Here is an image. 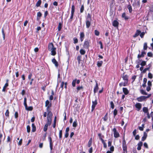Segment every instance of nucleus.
I'll return each instance as SVG.
<instances>
[{"label":"nucleus","instance_id":"a211bd4d","mask_svg":"<svg viewBox=\"0 0 153 153\" xmlns=\"http://www.w3.org/2000/svg\"><path fill=\"white\" fill-rule=\"evenodd\" d=\"M84 46L85 48H88L89 46V42L88 41H85L84 43Z\"/></svg>","mask_w":153,"mask_h":153},{"label":"nucleus","instance_id":"f704fd0d","mask_svg":"<svg viewBox=\"0 0 153 153\" xmlns=\"http://www.w3.org/2000/svg\"><path fill=\"white\" fill-rule=\"evenodd\" d=\"M98 135L100 139V140L102 141V140H104L102 139V138L103 137V136L102 135V134L100 133H99L98 134Z\"/></svg>","mask_w":153,"mask_h":153},{"label":"nucleus","instance_id":"79ce46f5","mask_svg":"<svg viewBox=\"0 0 153 153\" xmlns=\"http://www.w3.org/2000/svg\"><path fill=\"white\" fill-rule=\"evenodd\" d=\"M76 79L74 80L72 82V85L73 87L75 86Z\"/></svg>","mask_w":153,"mask_h":153},{"label":"nucleus","instance_id":"f257e3e1","mask_svg":"<svg viewBox=\"0 0 153 153\" xmlns=\"http://www.w3.org/2000/svg\"><path fill=\"white\" fill-rule=\"evenodd\" d=\"M49 50L51 52V54L53 56L56 54V48L54 47L52 43L49 44L48 45Z\"/></svg>","mask_w":153,"mask_h":153},{"label":"nucleus","instance_id":"6e6d98bb","mask_svg":"<svg viewBox=\"0 0 153 153\" xmlns=\"http://www.w3.org/2000/svg\"><path fill=\"white\" fill-rule=\"evenodd\" d=\"M140 65L142 66H143L146 65V62L144 61H143L141 63Z\"/></svg>","mask_w":153,"mask_h":153},{"label":"nucleus","instance_id":"680f3d73","mask_svg":"<svg viewBox=\"0 0 153 153\" xmlns=\"http://www.w3.org/2000/svg\"><path fill=\"white\" fill-rule=\"evenodd\" d=\"M147 55L148 56L152 57V54L151 52H148L147 53Z\"/></svg>","mask_w":153,"mask_h":153},{"label":"nucleus","instance_id":"f8f14e48","mask_svg":"<svg viewBox=\"0 0 153 153\" xmlns=\"http://www.w3.org/2000/svg\"><path fill=\"white\" fill-rule=\"evenodd\" d=\"M67 84V82H65V83L63 82H61V84L60 85V87L62 88V90L63 89V86L64 85H65V89H66Z\"/></svg>","mask_w":153,"mask_h":153},{"label":"nucleus","instance_id":"58836bf2","mask_svg":"<svg viewBox=\"0 0 153 153\" xmlns=\"http://www.w3.org/2000/svg\"><path fill=\"white\" fill-rule=\"evenodd\" d=\"M62 130H60L59 131V137L60 139H61L62 137Z\"/></svg>","mask_w":153,"mask_h":153},{"label":"nucleus","instance_id":"dca6fc26","mask_svg":"<svg viewBox=\"0 0 153 153\" xmlns=\"http://www.w3.org/2000/svg\"><path fill=\"white\" fill-rule=\"evenodd\" d=\"M91 21H90V20H86V27L87 28H88L91 25Z\"/></svg>","mask_w":153,"mask_h":153},{"label":"nucleus","instance_id":"bf43d9fd","mask_svg":"<svg viewBox=\"0 0 153 153\" xmlns=\"http://www.w3.org/2000/svg\"><path fill=\"white\" fill-rule=\"evenodd\" d=\"M123 145H126V141L124 139V137H123Z\"/></svg>","mask_w":153,"mask_h":153},{"label":"nucleus","instance_id":"a878e982","mask_svg":"<svg viewBox=\"0 0 153 153\" xmlns=\"http://www.w3.org/2000/svg\"><path fill=\"white\" fill-rule=\"evenodd\" d=\"M143 111L145 113H148V108L147 107H144L143 108Z\"/></svg>","mask_w":153,"mask_h":153},{"label":"nucleus","instance_id":"e433bc0d","mask_svg":"<svg viewBox=\"0 0 153 153\" xmlns=\"http://www.w3.org/2000/svg\"><path fill=\"white\" fill-rule=\"evenodd\" d=\"M122 16L123 18H124V19L126 20L127 19H128V18L126 16V14L124 13H123L122 14Z\"/></svg>","mask_w":153,"mask_h":153},{"label":"nucleus","instance_id":"774afa93","mask_svg":"<svg viewBox=\"0 0 153 153\" xmlns=\"http://www.w3.org/2000/svg\"><path fill=\"white\" fill-rule=\"evenodd\" d=\"M92 151H93V148H92V147H91L89 149V152L90 153H92Z\"/></svg>","mask_w":153,"mask_h":153},{"label":"nucleus","instance_id":"de8ad7c7","mask_svg":"<svg viewBox=\"0 0 153 153\" xmlns=\"http://www.w3.org/2000/svg\"><path fill=\"white\" fill-rule=\"evenodd\" d=\"M73 40L74 41V43L76 44L78 42V40L76 38H74L73 39Z\"/></svg>","mask_w":153,"mask_h":153},{"label":"nucleus","instance_id":"ddd939ff","mask_svg":"<svg viewBox=\"0 0 153 153\" xmlns=\"http://www.w3.org/2000/svg\"><path fill=\"white\" fill-rule=\"evenodd\" d=\"M140 33L141 31L140 30H137L136 31V32L135 33L133 36V37L134 38L137 37L140 34Z\"/></svg>","mask_w":153,"mask_h":153},{"label":"nucleus","instance_id":"4be33fe9","mask_svg":"<svg viewBox=\"0 0 153 153\" xmlns=\"http://www.w3.org/2000/svg\"><path fill=\"white\" fill-rule=\"evenodd\" d=\"M118 22L116 20L114 21L112 23V25L114 27H116L118 26Z\"/></svg>","mask_w":153,"mask_h":153},{"label":"nucleus","instance_id":"0e129e2a","mask_svg":"<svg viewBox=\"0 0 153 153\" xmlns=\"http://www.w3.org/2000/svg\"><path fill=\"white\" fill-rule=\"evenodd\" d=\"M148 77L150 79L152 78V74H151L150 73H149L148 74Z\"/></svg>","mask_w":153,"mask_h":153},{"label":"nucleus","instance_id":"2f4dec72","mask_svg":"<svg viewBox=\"0 0 153 153\" xmlns=\"http://www.w3.org/2000/svg\"><path fill=\"white\" fill-rule=\"evenodd\" d=\"M80 52L81 54L84 55L85 53V51L83 49H81L80 51Z\"/></svg>","mask_w":153,"mask_h":153},{"label":"nucleus","instance_id":"7ed1b4c3","mask_svg":"<svg viewBox=\"0 0 153 153\" xmlns=\"http://www.w3.org/2000/svg\"><path fill=\"white\" fill-rule=\"evenodd\" d=\"M151 96V94H149L147 96H142L137 98V100L138 102H142L145 100L146 99L149 97Z\"/></svg>","mask_w":153,"mask_h":153},{"label":"nucleus","instance_id":"b1692460","mask_svg":"<svg viewBox=\"0 0 153 153\" xmlns=\"http://www.w3.org/2000/svg\"><path fill=\"white\" fill-rule=\"evenodd\" d=\"M128 76L127 75H125L123 76V79L125 81H127V82H128Z\"/></svg>","mask_w":153,"mask_h":153},{"label":"nucleus","instance_id":"aec40b11","mask_svg":"<svg viewBox=\"0 0 153 153\" xmlns=\"http://www.w3.org/2000/svg\"><path fill=\"white\" fill-rule=\"evenodd\" d=\"M42 14L40 12H38L37 13V19L38 20H39L40 18V17L42 16Z\"/></svg>","mask_w":153,"mask_h":153},{"label":"nucleus","instance_id":"a19ab883","mask_svg":"<svg viewBox=\"0 0 153 153\" xmlns=\"http://www.w3.org/2000/svg\"><path fill=\"white\" fill-rule=\"evenodd\" d=\"M48 125H47V124H45L44 126V131H46L48 129Z\"/></svg>","mask_w":153,"mask_h":153},{"label":"nucleus","instance_id":"5fc2aeb1","mask_svg":"<svg viewBox=\"0 0 153 153\" xmlns=\"http://www.w3.org/2000/svg\"><path fill=\"white\" fill-rule=\"evenodd\" d=\"M144 34H145V33L144 32H143L141 33H140V37L141 38H142L143 37Z\"/></svg>","mask_w":153,"mask_h":153},{"label":"nucleus","instance_id":"39448f33","mask_svg":"<svg viewBox=\"0 0 153 153\" xmlns=\"http://www.w3.org/2000/svg\"><path fill=\"white\" fill-rule=\"evenodd\" d=\"M113 131L114 132V137L115 138H117L119 137V134L117 131L116 129L115 128L113 129Z\"/></svg>","mask_w":153,"mask_h":153},{"label":"nucleus","instance_id":"473e14b6","mask_svg":"<svg viewBox=\"0 0 153 153\" xmlns=\"http://www.w3.org/2000/svg\"><path fill=\"white\" fill-rule=\"evenodd\" d=\"M128 9L129 12L130 13H131L132 11L131 6L130 5H128Z\"/></svg>","mask_w":153,"mask_h":153},{"label":"nucleus","instance_id":"7c9ffc66","mask_svg":"<svg viewBox=\"0 0 153 153\" xmlns=\"http://www.w3.org/2000/svg\"><path fill=\"white\" fill-rule=\"evenodd\" d=\"M41 3V0H39L37 2V3L36 4V6L37 7H39Z\"/></svg>","mask_w":153,"mask_h":153},{"label":"nucleus","instance_id":"1a4fd4ad","mask_svg":"<svg viewBox=\"0 0 153 153\" xmlns=\"http://www.w3.org/2000/svg\"><path fill=\"white\" fill-rule=\"evenodd\" d=\"M97 104V102L96 100H95L94 101L92 102V110L91 111H92L94 109L96 105Z\"/></svg>","mask_w":153,"mask_h":153},{"label":"nucleus","instance_id":"37998d69","mask_svg":"<svg viewBox=\"0 0 153 153\" xmlns=\"http://www.w3.org/2000/svg\"><path fill=\"white\" fill-rule=\"evenodd\" d=\"M102 142L103 145V146L104 148H106L107 147V145L104 140H102Z\"/></svg>","mask_w":153,"mask_h":153},{"label":"nucleus","instance_id":"f03ea898","mask_svg":"<svg viewBox=\"0 0 153 153\" xmlns=\"http://www.w3.org/2000/svg\"><path fill=\"white\" fill-rule=\"evenodd\" d=\"M52 116V112L50 111H49L47 115V122L46 124L47 125L50 126L51 125Z\"/></svg>","mask_w":153,"mask_h":153},{"label":"nucleus","instance_id":"4468645a","mask_svg":"<svg viewBox=\"0 0 153 153\" xmlns=\"http://www.w3.org/2000/svg\"><path fill=\"white\" fill-rule=\"evenodd\" d=\"M127 85L128 82H127V81H125L124 82H121L119 83V85L120 87L122 86H127Z\"/></svg>","mask_w":153,"mask_h":153},{"label":"nucleus","instance_id":"49530a36","mask_svg":"<svg viewBox=\"0 0 153 153\" xmlns=\"http://www.w3.org/2000/svg\"><path fill=\"white\" fill-rule=\"evenodd\" d=\"M123 150L124 151H127V146L126 145L123 146Z\"/></svg>","mask_w":153,"mask_h":153},{"label":"nucleus","instance_id":"6ab92c4d","mask_svg":"<svg viewBox=\"0 0 153 153\" xmlns=\"http://www.w3.org/2000/svg\"><path fill=\"white\" fill-rule=\"evenodd\" d=\"M123 91L125 94L126 95L128 93V91L126 88H123Z\"/></svg>","mask_w":153,"mask_h":153},{"label":"nucleus","instance_id":"72a5a7b5","mask_svg":"<svg viewBox=\"0 0 153 153\" xmlns=\"http://www.w3.org/2000/svg\"><path fill=\"white\" fill-rule=\"evenodd\" d=\"M2 33L3 35V39L4 40L5 38V35L4 33V30L3 28H2L1 30Z\"/></svg>","mask_w":153,"mask_h":153},{"label":"nucleus","instance_id":"423d86ee","mask_svg":"<svg viewBox=\"0 0 153 153\" xmlns=\"http://www.w3.org/2000/svg\"><path fill=\"white\" fill-rule=\"evenodd\" d=\"M75 10V6L74 5L72 6L71 7V16L70 17V19L71 21L73 17L74 13V12Z\"/></svg>","mask_w":153,"mask_h":153},{"label":"nucleus","instance_id":"c85d7f7f","mask_svg":"<svg viewBox=\"0 0 153 153\" xmlns=\"http://www.w3.org/2000/svg\"><path fill=\"white\" fill-rule=\"evenodd\" d=\"M77 126V120H76L73 122V126L74 127H76Z\"/></svg>","mask_w":153,"mask_h":153},{"label":"nucleus","instance_id":"13d9d810","mask_svg":"<svg viewBox=\"0 0 153 153\" xmlns=\"http://www.w3.org/2000/svg\"><path fill=\"white\" fill-rule=\"evenodd\" d=\"M117 111L116 109H115L114 111V115L115 117L117 114Z\"/></svg>","mask_w":153,"mask_h":153},{"label":"nucleus","instance_id":"9d476101","mask_svg":"<svg viewBox=\"0 0 153 153\" xmlns=\"http://www.w3.org/2000/svg\"><path fill=\"white\" fill-rule=\"evenodd\" d=\"M80 40L81 42H82L84 38L85 35L83 32H80Z\"/></svg>","mask_w":153,"mask_h":153},{"label":"nucleus","instance_id":"393cba45","mask_svg":"<svg viewBox=\"0 0 153 153\" xmlns=\"http://www.w3.org/2000/svg\"><path fill=\"white\" fill-rule=\"evenodd\" d=\"M8 86V83L7 82L4 86V87H3V89H2V91L3 92H4L5 91V89Z\"/></svg>","mask_w":153,"mask_h":153},{"label":"nucleus","instance_id":"bb28decb","mask_svg":"<svg viewBox=\"0 0 153 153\" xmlns=\"http://www.w3.org/2000/svg\"><path fill=\"white\" fill-rule=\"evenodd\" d=\"M147 136V134L146 133H144V135L143 137H142V140L143 141H144L146 139V138Z\"/></svg>","mask_w":153,"mask_h":153},{"label":"nucleus","instance_id":"4d7b16f0","mask_svg":"<svg viewBox=\"0 0 153 153\" xmlns=\"http://www.w3.org/2000/svg\"><path fill=\"white\" fill-rule=\"evenodd\" d=\"M148 86L151 87L152 86V82L150 81H148L147 83Z\"/></svg>","mask_w":153,"mask_h":153},{"label":"nucleus","instance_id":"3c124183","mask_svg":"<svg viewBox=\"0 0 153 153\" xmlns=\"http://www.w3.org/2000/svg\"><path fill=\"white\" fill-rule=\"evenodd\" d=\"M107 114H106V115L104 116V117L103 118V120L105 121H106L108 119V117L107 116Z\"/></svg>","mask_w":153,"mask_h":153},{"label":"nucleus","instance_id":"c03bdc74","mask_svg":"<svg viewBox=\"0 0 153 153\" xmlns=\"http://www.w3.org/2000/svg\"><path fill=\"white\" fill-rule=\"evenodd\" d=\"M94 33L97 36H98L100 33V32H99V31H98L97 30H94Z\"/></svg>","mask_w":153,"mask_h":153},{"label":"nucleus","instance_id":"e2e57ef3","mask_svg":"<svg viewBox=\"0 0 153 153\" xmlns=\"http://www.w3.org/2000/svg\"><path fill=\"white\" fill-rule=\"evenodd\" d=\"M22 139H21L19 140V141L18 143V145H19V146L21 145L22 144Z\"/></svg>","mask_w":153,"mask_h":153},{"label":"nucleus","instance_id":"412c9836","mask_svg":"<svg viewBox=\"0 0 153 153\" xmlns=\"http://www.w3.org/2000/svg\"><path fill=\"white\" fill-rule=\"evenodd\" d=\"M92 138H91L88 142V147H90L92 144Z\"/></svg>","mask_w":153,"mask_h":153},{"label":"nucleus","instance_id":"69168bd1","mask_svg":"<svg viewBox=\"0 0 153 153\" xmlns=\"http://www.w3.org/2000/svg\"><path fill=\"white\" fill-rule=\"evenodd\" d=\"M69 135V133L68 132H65V138H67Z\"/></svg>","mask_w":153,"mask_h":153},{"label":"nucleus","instance_id":"20e7f679","mask_svg":"<svg viewBox=\"0 0 153 153\" xmlns=\"http://www.w3.org/2000/svg\"><path fill=\"white\" fill-rule=\"evenodd\" d=\"M24 104L25 106V109L27 110L31 111L33 109V108L30 106L27 107V98L26 97L24 98Z\"/></svg>","mask_w":153,"mask_h":153},{"label":"nucleus","instance_id":"2eb2a0df","mask_svg":"<svg viewBox=\"0 0 153 153\" xmlns=\"http://www.w3.org/2000/svg\"><path fill=\"white\" fill-rule=\"evenodd\" d=\"M143 145V143L141 142H140L139 143H138L137 145V149L138 150H140L141 149V147Z\"/></svg>","mask_w":153,"mask_h":153},{"label":"nucleus","instance_id":"864d4df0","mask_svg":"<svg viewBox=\"0 0 153 153\" xmlns=\"http://www.w3.org/2000/svg\"><path fill=\"white\" fill-rule=\"evenodd\" d=\"M83 88V87L82 86H79L77 88V92L78 91L81 89H82Z\"/></svg>","mask_w":153,"mask_h":153},{"label":"nucleus","instance_id":"5701e85b","mask_svg":"<svg viewBox=\"0 0 153 153\" xmlns=\"http://www.w3.org/2000/svg\"><path fill=\"white\" fill-rule=\"evenodd\" d=\"M103 63V62L102 61H99L97 62V65L98 67H101Z\"/></svg>","mask_w":153,"mask_h":153},{"label":"nucleus","instance_id":"f3484780","mask_svg":"<svg viewBox=\"0 0 153 153\" xmlns=\"http://www.w3.org/2000/svg\"><path fill=\"white\" fill-rule=\"evenodd\" d=\"M98 89V83L96 82V86L94 87V93H95L97 92V91Z\"/></svg>","mask_w":153,"mask_h":153},{"label":"nucleus","instance_id":"cd10ccee","mask_svg":"<svg viewBox=\"0 0 153 153\" xmlns=\"http://www.w3.org/2000/svg\"><path fill=\"white\" fill-rule=\"evenodd\" d=\"M86 20H90V21L91 20V15L90 13L88 14L87 19Z\"/></svg>","mask_w":153,"mask_h":153},{"label":"nucleus","instance_id":"0eeeda50","mask_svg":"<svg viewBox=\"0 0 153 153\" xmlns=\"http://www.w3.org/2000/svg\"><path fill=\"white\" fill-rule=\"evenodd\" d=\"M45 106L47 107V111L48 112L49 109L50 107L51 106V103H50L49 102L48 100H47L45 102Z\"/></svg>","mask_w":153,"mask_h":153},{"label":"nucleus","instance_id":"6e6552de","mask_svg":"<svg viewBox=\"0 0 153 153\" xmlns=\"http://www.w3.org/2000/svg\"><path fill=\"white\" fill-rule=\"evenodd\" d=\"M135 107L137 108V110L139 111L142 107L141 104L139 103H137L135 105Z\"/></svg>","mask_w":153,"mask_h":153},{"label":"nucleus","instance_id":"603ef678","mask_svg":"<svg viewBox=\"0 0 153 153\" xmlns=\"http://www.w3.org/2000/svg\"><path fill=\"white\" fill-rule=\"evenodd\" d=\"M9 112L8 110H7L5 113V115L6 116L8 117L9 116Z\"/></svg>","mask_w":153,"mask_h":153},{"label":"nucleus","instance_id":"a18cd8bd","mask_svg":"<svg viewBox=\"0 0 153 153\" xmlns=\"http://www.w3.org/2000/svg\"><path fill=\"white\" fill-rule=\"evenodd\" d=\"M61 28H62L61 24L60 23H59V25H58V30L60 31L61 30Z\"/></svg>","mask_w":153,"mask_h":153},{"label":"nucleus","instance_id":"4c0bfd02","mask_svg":"<svg viewBox=\"0 0 153 153\" xmlns=\"http://www.w3.org/2000/svg\"><path fill=\"white\" fill-rule=\"evenodd\" d=\"M140 92L143 95H147V93L144 90H140Z\"/></svg>","mask_w":153,"mask_h":153},{"label":"nucleus","instance_id":"9b49d317","mask_svg":"<svg viewBox=\"0 0 153 153\" xmlns=\"http://www.w3.org/2000/svg\"><path fill=\"white\" fill-rule=\"evenodd\" d=\"M52 62L54 64L56 67H57L58 66V63L57 62L55 58H53L52 60Z\"/></svg>","mask_w":153,"mask_h":153},{"label":"nucleus","instance_id":"338daca9","mask_svg":"<svg viewBox=\"0 0 153 153\" xmlns=\"http://www.w3.org/2000/svg\"><path fill=\"white\" fill-rule=\"evenodd\" d=\"M81 56H78L77 57V59L78 60L79 63H80V61Z\"/></svg>","mask_w":153,"mask_h":153},{"label":"nucleus","instance_id":"c756f323","mask_svg":"<svg viewBox=\"0 0 153 153\" xmlns=\"http://www.w3.org/2000/svg\"><path fill=\"white\" fill-rule=\"evenodd\" d=\"M32 131L34 132L36 131V127L33 123L32 124Z\"/></svg>","mask_w":153,"mask_h":153},{"label":"nucleus","instance_id":"09e8293b","mask_svg":"<svg viewBox=\"0 0 153 153\" xmlns=\"http://www.w3.org/2000/svg\"><path fill=\"white\" fill-rule=\"evenodd\" d=\"M27 132L29 133L30 131V127L28 125L27 127Z\"/></svg>","mask_w":153,"mask_h":153},{"label":"nucleus","instance_id":"8fccbe9b","mask_svg":"<svg viewBox=\"0 0 153 153\" xmlns=\"http://www.w3.org/2000/svg\"><path fill=\"white\" fill-rule=\"evenodd\" d=\"M84 7L83 5H82L80 8V12L81 13H82L84 11Z\"/></svg>","mask_w":153,"mask_h":153},{"label":"nucleus","instance_id":"c9c22d12","mask_svg":"<svg viewBox=\"0 0 153 153\" xmlns=\"http://www.w3.org/2000/svg\"><path fill=\"white\" fill-rule=\"evenodd\" d=\"M147 48V43L145 42L144 44L143 49L144 50H146Z\"/></svg>","mask_w":153,"mask_h":153},{"label":"nucleus","instance_id":"052dcab7","mask_svg":"<svg viewBox=\"0 0 153 153\" xmlns=\"http://www.w3.org/2000/svg\"><path fill=\"white\" fill-rule=\"evenodd\" d=\"M99 44L100 45V48L102 49H103V47L102 42L101 41H99Z\"/></svg>","mask_w":153,"mask_h":153},{"label":"nucleus","instance_id":"ea45409f","mask_svg":"<svg viewBox=\"0 0 153 153\" xmlns=\"http://www.w3.org/2000/svg\"><path fill=\"white\" fill-rule=\"evenodd\" d=\"M110 105L111 108L112 109H113L114 108V104L112 101H111L110 102Z\"/></svg>","mask_w":153,"mask_h":153}]
</instances>
